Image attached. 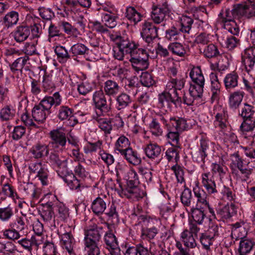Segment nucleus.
Segmentation results:
<instances>
[{
  "label": "nucleus",
  "instance_id": "50",
  "mask_svg": "<svg viewBox=\"0 0 255 255\" xmlns=\"http://www.w3.org/2000/svg\"><path fill=\"white\" fill-rule=\"evenodd\" d=\"M253 243L249 240H241L240 242L238 252L239 255H248L252 250Z\"/></svg>",
  "mask_w": 255,
  "mask_h": 255
},
{
  "label": "nucleus",
  "instance_id": "39",
  "mask_svg": "<svg viewBox=\"0 0 255 255\" xmlns=\"http://www.w3.org/2000/svg\"><path fill=\"white\" fill-rule=\"evenodd\" d=\"M181 238L184 246L186 247L193 249L197 246L194 235L188 230H186L181 233Z\"/></svg>",
  "mask_w": 255,
  "mask_h": 255
},
{
  "label": "nucleus",
  "instance_id": "47",
  "mask_svg": "<svg viewBox=\"0 0 255 255\" xmlns=\"http://www.w3.org/2000/svg\"><path fill=\"white\" fill-rule=\"evenodd\" d=\"M13 208L10 205L6 207L0 208V220L2 222H8L14 215Z\"/></svg>",
  "mask_w": 255,
  "mask_h": 255
},
{
  "label": "nucleus",
  "instance_id": "53",
  "mask_svg": "<svg viewBox=\"0 0 255 255\" xmlns=\"http://www.w3.org/2000/svg\"><path fill=\"white\" fill-rule=\"evenodd\" d=\"M200 50L201 53H203L204 56L208 58L216 57L220 54L217 47L213 44H208L204 48L203 52L201 49Z\"/></svg>",
  "mask_w": 255,
  "mask_h": 255
},
{
  "label": "nucleus",
  "instance_id": "26",
  "mask_svg": "<svg viewBox=\"0 0 255 255\" xmlns=\"http://www.w3.org/2000/svg\"><path fill=\"white\" fill-rule=\"evenodd\" d=\"M51 113L39 104L34 106L32 110V116L35 121L38 123H43L47 116Z\"/></svg>",
  "mask_w": 255,
  "mask_h": 255
},
{
  "label": "nucleus",
  "instance_id": "20",
  "mask_svg": "<svg viewBox=\"0 0 255 255\" xmlns=\"http://www.w3.org/2000/svg\"><path fill=\"white\" fill-rule=\"evenodd\" d=\"M20 187L33 201L38 199L40 197L41 194L40 188H38L31 182H24L20 184Z\"/></svg>",
  "mask_w": 255,
  "mask_h": 255
},
{
  "label": "nucleus",
  "instance_id": "41",
  "mask_svg": "<svg viewBox=\"0 0 255 255\" xmlns=\"http://www.w3.org/2000/svg\"><path fill=\"white\" fill-rule=\"evenodd\" d=\"M193 19L189 16L183 15L180 18V24L177 25L183 34H189L191 29Z\"/></svg>",
  "mask_w": 255,
  "mask_h": 255
},
{
  "label": "nucleus",
  "instance_id": "60",
  "mask_svg": "<svg viewBox=\"0 0 255 255\" xmlns=\"http://www.w3.org/2000/svg\"><path fill=\"white\" fill-rule=\"evenodd\" d=\"M236 17L232 10L229 9H226L224 11L222 10L219 14V21L223 25L226 24V22L233 21L234 18Z\"/></svg>",
  "mask_w": 255,
  "mask_h": 255
},
{
  "label": "nucleus",
  "instance_id": "29",
  "mask_svg": "<svg viewBox=\"0 0 255 255\" xmlns=\"http://www.w3.org/2000/svg\"><path fill=\"white\" fill-rule=\"evenodd\" d=\"M189 75L194 85L204 87L205 80L200 66L193 67Z\"/></svg>",
  "mask_w": 255,
  "mask_h": 255
},
{
  "label": "nucleus",
  "instance_id": "22",
  "mask_svg": "<svg viewBox=\"0 0 255 255\" xmlns=\"http://www.w3.org/2000/svg\"><path fill=\"white\" fill-rule=\"evenodd\" d=\"M185 79L183 77L171 78L166 86V90L171 91L173 94H179L178 91H181L185 86Z\"/></svg>",
  "mask_w": 255,
  "mask_h": 255
},
{
  "label": "nucleus",
  "instance_id": "21",
  "mask_svg": "<svg viewBox=\"0 0 255 255\" xmlns=\"http://www.w3.org/2000/svg\"><path fill=\"white\" fill-rule=\"evenodd\" d=\"M237 208L233 203L218 208L217 210V215L220 220L223 221L230 219L236 214Z\"/></svg>",
  "mask_w": 255,
  "mask_h": 255
},
{
  "label": "nucleus",
  "instance_id": "40",
  "mask_svg": "<svg viewBox=\"0 0 255 255\" xmlns=\"http://www.w3.org/2000/svg\"><path fill=\"white\" fill-rule=\"evenodd\" d=\"M101 18L103 22L110 28L115 27L117 24L118 16L116 12L102 13Z\"/></svg>",
  "mask_w": 255,
  "mask_h": 255
},
{
  "label": "nucleus",
  "instance_id": "54",
  "mask_svg": "<svg viewBox=\"0 0 255 255\" xmlns=\"http://www.w3.org/2000/svg\"><path fill=\"white\" fill-rule=\"evenodd\" d=\"M59 26L63 29L64 32L68 35L76 37L79 34L78 29L72 26L68 22L65 21H61L59 23Z\"/></svg>",
  "mask_w": 255,
  "mask_h": 255
},
{
  "label": "nucleus",
  "instance_id": "43",
  "mask_svg": "<svg viewBox=\"0 0 255 255\" xmlns=\"http://www.w3.org/2000/svg\"><path fill=\"white\" fill-rule=\"evenodd\" d=\"M117 108L118 110L124 109L131 103V97L128 94L123 93L116 98Z\"/></svg>",
  "mask_w": 255,
  "mask_h": 255
},
{
  "label": "nucleus",
  "instance_id": "27",
  "mask_svg": "<svg viewBox=\"0 0 255 255\" xmlns=\"http://www.w3.org/2000/svg\"><path fill=\"white\" fill-rule=\"evenodd\" d=\"M30 34V27L27 25L17 26L13 32L14 40L17 42H22L26 40Z\"/></svg>",
  "mask_w": 255,
  "mask_h": 255
},
{
  "label": "nucleus",
  "instance_id": "7",
  "mask_svg": "<svg viewBox=\"0 0 255 255\" xmlns=\"http://www.w3.org/2000/svg\"><path fill=\"white\" fill-rule=\"evenodd\" d=\"M105 95L102 90L96 91L93 94V101L95 106L97 115H104L111 109L112 100L110 98L108 102Z\"/></svg>",
  "mask_w": 255,
  "mask_h": 255
},
{
  "label": "nucleus",
  "instance_id": "51",
  "mask_svg": "<svg viewBox=\"0 0 255 255\" xmlns=\"http://www.w3.org/2000/svg\"><path fill=\"white\" fill-rule=\"evenodd\" d=\"M103 240L107 249L119 245L116 236L111 231L105 233Z\"/></svg>",
  "mask_w": 255,
  "mask_h": 255
},
{
  "label": "nucleus",
  "instance_id": "25",
  "mask_svg": "<svg viewBox=\"0 0 255 255\" xmlns=\"http://www.w3.org/2000/svg\"><path fill=\"white\" fill-rule=\"evenodd\" d=\"M239 76L235 71L227 74L224 79V83L226 90L231 92L238 86Z\"/></svg>",
  "mask_w": 255,
  "mask_h": 255
},
{
  "label": "nucleus",
  "instance_id": "1",
  "mask_svg": "<svg viewBox=\"0 0 255 255\" xmlns=\"http://www.w3.org/2000/svg\"><path fill=\"white\" fill-rule=\"evenodd\" d=\"M125 179L127 180L126 187L124 188L119 183V188H116L120 197L138 200L143 197V192L139 187V180L137 173L133 169H129L126 173Z\"/></svg>",
  "mask_w": 255,
  "mask_h": 255
},
{
  "label": "nucleus",
  "instance_id": "16",
  "mask_svg": "<svg viewBox=\"0 0 255 255\" xmlns=\"http://www.w3.org/2000/svg\"><path fill=\"white\" fill-rule=\"evenodd\" d=\"M242 62L248 73L253 70L255 64V48H248L244 50Z\"/></svg>",
  "mask_w": 255,
  "mask_h": 255
},
{
  "label": "nucleus",
  "instance_id": "57",
  "mask_svg": "<svg viewBox=\"0 0 255 255\" xmlns=\"http://www.w3.org/2000/svg\"><path fill=\"white\" fill-rule=\"evenodd\" d=\"M55 53L59 59L60 62H66L70 58V55L65 47L62 46H56L54 49Z\"/></svg>",
  "mask_w": 255,
  "mask_h": 255
},
{
  "label": "nucleus",
  "instance_id": "6",
  "mask_svg": "<svg viewBox=\"0 0 255 255\" xmlns=\"http://www.w3.org/2000/svg\"><path fill=\"white\" fill-rule=\"evenodd\" d=\"M166 128L167 130H175L180 132L191 129L196 125V122L192 119H186L179 117H170L166 120Z\"/></svg>",
  "mask_w": 255,
  "mask_h": 255
},
{
  "label": "nucleus",
  "instance_id": "63",
  "mask_svg": "<svg viewBox=\"0 0 255 255\" xmlns=\"http://www.w3.org/2000/svg\"><path fill=\"white\" fill-rule=\"evenodd\" d=\"M15 115V111L9 106H5L0 110V118L2 121L11 120Z\"/></svg>",
  "mask_w": 255,
  "mask_h": 255
},
{
  "label": "nucleus",
  "instance_id": "30",
  "mask_svg": "<svg viewBox=\"0 0 255 255\" xmlns=\"http://www.w3.org/2000/svg\"><path fill=\"white\" fill-rule=\"evenodd\" d=\"M143 151L148 158L155 159L159 157L161 152V148L157 143H150L144 147Z\"/></svg>",
  "mask_w": 255,
  "mask_h": 255
},
{
  "label": "nucleus",
  "instance_id": "49",
  "mask_svg": "<svg viewBox=\"0 0 255 255\" xmlns=\"http://www.w3.org/2000/svg\"><path fill=\"white\" fill-rule=\"evenodd\" d=\"M43 201L42 199H41V201ZM45 202L43 204V209L40 213V215L44 221L48 222L51 221L54 217V211L52 207H49L47 205V201L43 200Z\"/></svg>",
  "mask_w": 255,
  "mask_h": 255
},
{
  "label": "nucleus",
  "instance_id": "59",
  "mask_svg": "<svg viewBox=\"0 0 255 255\" xmlns=\"http://www.w3.org/2000/svg\"><path fill=\"white\" fill-rule=\"evenodd\" d=\"M18 20V13L13 11L8 13L3 18V23L8 27L16 24Z\"/></svg>",
  "mask_w": 255,
  "mask_h": 255
},
{
  "label": "nucleus",
  "instance_id": "44",
  "mask_svg": "<svg viewBox=\"0 0 255 255\" xmlns=\"http://www.w3.org/2000/svg\"><path fill=\"white\" fill-rule=\"evenodd\" d=\"M168 49L173 54L178 56L184 57L186 54V48L179 42H176L169 44Z\"/></svg>",
  "mask_w": 255,
  "mask_h": 255
},
{
  "label": "nucleus",
  "instance_id": "33",
  "mask_svg": "<svg viewBox=\"0 0 255 255\" xmlns=\"http://www.w3.org/2000/svg\"><path fill=\"white\" fill-rule=\"evenodd\" d=\"M184 36L177 25L171 26L165 31V38L169 41L178 40Z\"/></svg>",
  "mask_w": 255,
  "mask_h": 255
},
{
  "label": "nucleus",
  "instance_id": "8",
  "mask_svg": "<svg viewBox=\"0 0 255 255\" xmlns=\"http://www.w3.org/2000/svg\"><path fill=\"white\" fill-rule=\"evenodd\" d=\"M149 55L146 50L145 46L140 52L136 53L135 56L129 58V61L131 62L132 67L135 71L138 73L148 68Z\"/></svg>",
  "mask_w": 255,
  "mask_h": 255
},
{
  "label": "nucleus",
  "instance_id": "32",
  "mask_svg": "<svg viewBox=\"0 0 255 255\" xmlns=\"http://www.w3.org/2000/svg\"><path fill=\"white\" fill-rule=\"evenodd\" d=\"M244 96L243 91H238L232 93L229 97V107L232 110H236L241 105Z\"/></svg>",
  "mask_w": 255,
  "mask_h": 255
},
{
  "label": "nucleus",
  "instance_id": "36",
  "mask_svg": "<svg viewBox=\"0 0 255 255\" xmlns=\"http://www.w3.org/2000/svg\"><path fill=\"white\" fill-rule=\"evenodd\" d=\"M107 208L106 202L100 197L94 199L91 205V209L93 212L96 215H102Z\"/></svg>",
  "mask_w": 255,
  "mask_h": 255
},
{
  "label": "nucleus",
  "instance_id": "17",
  "mask_svg": "<svg viewBox=\"0 0 255 255\" xmlns=\"http://www.w3.org/2000/svg\"><path fill=\"white\" fill-rule=\"evenodd\" d=\"M201 183L208 194H215L218 193L215 178L210 172L203 173L201 174Z\"/></svg>",
  "mask_w": 255,
  "mask_h": 255
},
{
  "label": "nucleus",
  "instance_id": "2",
  "mask_svg": "<svg viewBox=\"0 0 255 255\" xmlns=\"http://www.w3.org/2000/svg\"><path fill=\"white\" fill-rule=\"evenodd\" d=\"M143 48L144 46L125 36L119 47L113 48V56L115 59L122 61L125 56L128 55L131 58Z\"/></svg>",
  "mask_w": 255,
  "mask_h": 255
},
{
  "label": "nucleus",
  "instance_id": "18",
  "mask_svg": "<svg viewBox=\"0 0 255 255\" xmlns=\"http://www.w3.org/2000/svg\"><path fill=\"white\" fill-rule=\"evenodd\" d=\"M59 176L63 179L67 186L72 190L79 191H81V187H83L81 180L77 178L71 169L68 170L67 173L62 174Z\"/></svg>",
  "mask_w": 255,
  "mask_h": 255
},
{
  "label": "nucleus",
  "instance_id": "15",
  "mask_svg": "<svg viewBox=\"0 0 255 255\" xmlns=\"http://www.w3.org/2000/svg\"><path fill=\"white\" fill-rule=\"evenodd\" d=\"M57 117L61 121H71L70 125L74 127L78 123V120L74 116V110L66 105H61L57 109Z\"/></svg>",
  "mask_w": 255,
  "mask_h": 255
},
{
  "label": "nucleus",
  "instance_id": "14",
  "mask_svg": "<svg viewBox=\"0 0 255 255\" xmlns=\"http://www.w3.org/2000/svg\"><path fill=\"white\" fill-rule=\"evenodd\" d=\"M57 233L61 239V245L63 249L71 254L74 245V239L70 232H65V227L61 226L57 231Z\"/></svg>",
  "mask_w": 255,
  "mask_h": 255
},
{
  "label": "nucleus",
  "instance_id": "62",
  "mask_svg": "<svg viewBox=\"0 0 255 255\" xmlns=\"http://www.w3.org/2000/svg\"><path fill=\"white\" fill-rule=\"evenodd\" d=\"M180 200L184 206L190 207L192 201L191 190L188 188H185L181 193Z\"/></svg>",
  "mask_w": 255,
  "mask_h": 255
},
{
  "label": "nucleus",
  "instance_id": "5",
  "mask_svg": "<svg viewBox=\"0 0 255 255\" xmlns=\"http://www.w3.org/2000/svg\"><path fill=\"white\" fill-rule=\"evenodd\" d=\"M139 223H142L141 227V238L143 240L150 241L153 239L159 232V229L153 226L154 221L153 219L147 218L144 215L138 217Z\"/></svg>",
  "mask_w": 255,
  "mask_h": 255
},
{
  "label": "nucleus",
  "instance_id": "13",
  "mask_svg": "<svg viewBox=\"0 0 255 255\" xmlns=\"http://www.w3.org/2000/svg\"><path fill=\"white\" fill-rule=\"evenodd\" d=\"M163 124L166 128V119L162 115H156L151 118V120L148 125V128L151 134L156 136L159 137L163 133V130L160 123Z\"/></svg>",
  "mask_w": 255,
  "mask_h": 255
},
{
  "label": "nucleus",
  "instance_id": "28",
  "mask_svg": "<svg viewBox=\"0 0 255 255\" xmlns=\"http://www.w3.org/2000/svg\"><path fill=\"white\" fill-rule=\"evenodd\" d=\"M211 80V92L212 93L211 101L213 102L219 98L220 93L221 84L216 73H211L210 75Z\"/></svg>",
  "mask_w": 255,
  "mask_h": 255
},
{
  "label": "nucleus",
  "instance_id": "52",
  "mask_svg": "<svg viewBox=\"0 0 255 255\" xmlns=\"http://www.w3.org/2000/svg\"><path fill=\"white\" fill-rule=\"evenodd\" d=\"M204 87L191 85L189 91L196 101L195 104L200 103L204 91Z\"/></svg>",
  "mask_w": 255,
  "mask_h": 255
},
{
  "label": "nucleus",
  "instance_id": "55",
  "mask_svg": "<svg viewBox=\"0 0 255 255\" xmlns=\"http://www.w3.org/2000/svg\"><path fill=\"white\" fill-rule=\"evenodd\" d=\"M180 147H171L168 148L165 152V156L168 161H174L177 163L179 160V148Z\"/></svg>",
  "mask_w": 255,
  "mask_h": 255
},
{
  "label": "nucleus",
  "instance_id": "11",
  "mask_svg": "<svg viewBox=\"0 0 255 255\" xmlns=\"http://www.w3.org/2000/svg\"><path fill=\"white\" fill-rule=\"evenodd\" d=\"M158 28L151 22L145 21L142 25L141 35L147 44V46H150L153 40L158 37Z\"/></svg>",
  "mask_w": 255,
  "mask_h": 255
},
{
  "label": "nucleus",
  "instance_id": "42",
  "mask_svg": "<svg viewBox=\"0 0 255 255\" xmlns=\"http://www.w3.org/2000/svg\"><path fill=\"white\" fill-rule=\"evenodd\" d=\"M29 60L28 56H24L17 58L12 63L9 64L10 69L13 73L20 71L22 72V69Z\"/></svg>",
  "mask_w": 255,
  "mask_h": 255
},
{
  "label": "nucleus",
  "instance_id": "64",
  "mask_svg": "<svg viewBox=\"0 0 255 255\" xmlns=\"http://www.w3.org/2000/svg\"><path fill=\"white\" fill-rule=\"evenodd\" d=\"M43 248V255H60L57 251L56 246L52 242H45Z\"/></svg>",
  "mask_w": 255,
  "mask_h": 255
},
{
  "label": "nucleus",
  "instance_id": "48",
  "mask_svg": "<svg viewBox=\"0 0 255 255\" xmlns=\"http://www.w3.org/2000/svg\"><path fill=\"white\" fill-rule=\"evenodd\" d=\"M89 48L84 44L77 43L71 47L70 52L74 56H82L88 54Z\"/></svg>",
  "mask_w": 255,
  "mask_h": 255
},
{
  "label": "nucleus",
  "instance_id": "12",
  "mask_svg": "<svg viewBox=\"0 0 255 255\" xmlns=\"http://www.w3.org/2000/svg\"><path fill=\"white\" fill-rule=\"evenodd\" d=\"M158 104L161 108L168 107L171 104L176 106L177 104L182 103L181 97L179 94H173L172 92L165 91L158 95Z\"/></svg>",
  "mask_w": 255,
  "mask_h": 255
},
{
  "label": "nucleus",
  "instance_id": "34",
  "mask_svg": "<svg viewBox=\"0 0 255 255\" xmlns=\"http://www.w3.org/2000/svg\"><path fill=\"white\" fill-rule=\"evenodd\" d=\"M130 142L128 138L124 135H121L115 143L114 151L115 152L121 154L124 151L130 147Z\"/></svg>",
  "mask_w": 255,
  "mask_h": 255
},
{
  "label": "nucleus",
  "instance_id": "31",
  "mask_svg": "<svg viewBox=\"0 0 255 255\" xmlns=\"http://www.w3.org/2000/svg\"><path fill=\"white\" fill-rule=\"evenodd\" d=\"M228 115L227 111L225 109H221L220 112L215 116L214 125L216 128L224 129L227 127Z\"/></svg>",
  "mask_w": 255,
  "mask_h": 255
},
{
  "label": "nucleus",
  "instance_id": "61",
  "mask_svg": "<svg viewBox=\"0 0 255 255\" xmlns=\"http://www.w3.org/2000/svg\"><path fill=\"white\" fill-rule=\"evenodd\" d=\"M232 162L230 167L233 174H237L238 171L235 167H241L244 164L243 160L240 157L238 153H235L231 155Z\"/></svg>",
  "mask_w": 255,
  "mask_h": 255
},
{
  "label": "nucleus",
  "instance_id": "56",
  "mask_svg": "<svg viewBox=\"0 0 255 255\" xmlns=\"http://www.w3.org/2000/svg\"><path fill=\"white\" fill-rule=\"evenodd\" d=\"M255 128V118L244 119V121L240 126V129L243 132L252 131Z\"/></svg>",
  "mask_w": 255,
  "mask_h": 255
},
{
  "label": "nucleus",
  "instance_id": "10",
  "mask_svg": "<svg viewBox=\"0 0 255 255\" xmlns=\"http://www.w3.org/2000/svg\"><path fill=\"white\" fill-rule=\"evenodd\" d=\"M103 233V228L96 224L89 226L85 230V245L98 244L102 235Z\"/></svg>",
  "mask_w": 255,
  "mask_h": 255
},
{
  "label": "nucleus",
  "instance_id": "58",
  "mask_svg": "<svg viewBox=\"0 0 255 255\" xmlns=\"http://www.w3.org/2000/svg\"><path fill=\"white\" fill-rule=\"evenodd\" d=\"M126 17L131 22L136 24L141 20V15L134 7H128L127 8Z\"/></svg>",
  "mask_w": 255,
  "mask_h": 255
},
{
  "label": "nucleus",
  "instance_id": "9",
  "mask_svg": "<svg viewBox=\"0 0 255 255\" xmlns=\"http://www.w3.org/2000/svg\"><path fill=\"white\" fill-rule=\"evenodd\" d=\"M47 205L49 207H52L54 211L57 212L59 215V217L61 220H65L69 216L68 210L66 207L65 205L59 202L56 196L51 193L44 195L42 200H47Z\"/></svg>",
  "mask_w": 255,
  "mask_h": 255
},
{
  "label": "nucleus",
  "instance_id": "3",
  "mask_svg": "<svg viewBox=\"0 0 255 255\" xmlns=\"http://www.w3.org/2000/svg\"><path fill=\"white\" fill-rule=\"evenodd\" d=\"M50 140L48 145L53 151H63L66 148L67 136L66 130L62 127L50 130L48 133Z\"/></svg>",
  "mask_w": 255,
  "mask_h": 255
},
{
  "label": "nucleus",
  "instance_id": "19",
  "mask_svg": "<svg viewBox=\"0 0 255 255\" xmlns=\"http://www.w3.org/2000/svg\"><path fill=\"white\" fill-rule=\"evenodd\" d=\"M48 146H49L48 144L46 145L40 142H38L30 148L29 152L34 159H41L49 155V149Z\"/></svg>",
  "mask_w": 255,
  "mask_h": 255
},
{
  "label": "nucleus",
  "instance_id": "24",
  "mask_svg": "<svg viewBox=\"0 0 255 255\" xmlns=\"http://www.w3.org/2000/svg\"><path fill=\"white\" fill-rule=\"evenodd\" d=\"M121 89V87L119 83L114 80H108L104 83V93L110 98L116 96L120 92Z\"/></svg>",
  "mask_w": 255,
  "mask_h": 255
},
{
  "label": "nucleus",
  "instance_id": "35",
  "mask_svg": "<svg viewBox=\"0 0 255 255\" xmlns=\"http://www.w3.org/2000/svg\"><path fill=\"white\" fill-rule=\"evenodd\" d=\"M25 220V215L22 214L21 216H17L15 219L9 223V227L14 229L19 233L24 232V231L27 229Z\"/></svg>",
  "mask_w": 255,
  "mask_h": 255
},
{
  "label": "nucleus",
  "instance_id": "45",
  "mask_svg": "<svg viewBox=\"0 0 255 255\" xmlns=\"http://www.w3.org/2000/svg\"><path fill=\"white\" fill-rule=\"evenodd\" d=\"M212 171L213 173H217L219 175L221 181H223L225 178H227L228 176V169L223 165L216 163H212Z\"/></svg>",
  "mask_w": 255,
  "mask_h": 255
},
{
  "label": "nucleus",
  "instance_id": "46",
  "mask_svg": "<svg viewBox=\"0 0 255 255\" xmlns=\"http://www.w3.org/2000/svg\"><path fill=\"white\" fill-rule=\"evenodd\" d=\"M191 212L193 221L197 223L198 225H202L206 217L203 208H192Z\"/></svg>",
  "mask_w": 255,
  "mask_h": 255
},
{
  "label": "nucleus",
  "instance_id": "23",
  "mask_svg": "<svg viewBox=\"0 0 255 255\" xmlns=\"http://www.w3.org/2000/svg\"><path fill=\"white\" fill-rule=\"evenodd\" d=\"M121 155H122L124 159L129 163L134 166L139 165L142 162L141 158L138 152L130 147H129L127 149L124 151L121 154Z\"/></svg>",
  "mask_w": 255,
  "mask_h": 255
},
{
  "label": "nucleus",
  "instance_id": "4",
  "mask_svg": "<svg viewBox=\"0 0 255 255\" xmlns=\"http://www.w3.org/2000/svg\"><path fill=\"white\" fill-rule=\"evenodd\" d=\"M57 151L51 152L49 156V162L57 168L56 172L59 176L66 173L68 170L71 169L75 161L69 158L60 156Z\"/></svg>",
  "mask_w": 255,
  "mask_h": 255
},
{
  "label": "nucleus",
  "instance_id": "37",
  "mask_svg": "<svg viewBox=\"0 0 255 255\" xmlns=\"http://www.w3.org/2000/svg\"><path fill=\"white\" fill-rule=\"evenodd\" d=\"M42 84V88L45 93H51L56 87L52 75L47 73H45L43 76Z\"/></svg>",
  "mask_w": 255,
  "mask_h": 255
},
{
  "label": "nucleus",
  "instance_id": "38",
  "mask_svg": "<svg viewBox=\"0 0 255 255\" xmlns=\"http://www.w3.org/2000/svg\"><path fill=\"white\" fill-rule=\"evenodd\" d=\"M101 116L96 115V116H94V119L98 122L99 127L104 131L105 133L109 134L112 129V120L110 119L102 118Z\"/></svg>",
  "mask_w": 255,
  "mask_h": 255
}]
</instances>
